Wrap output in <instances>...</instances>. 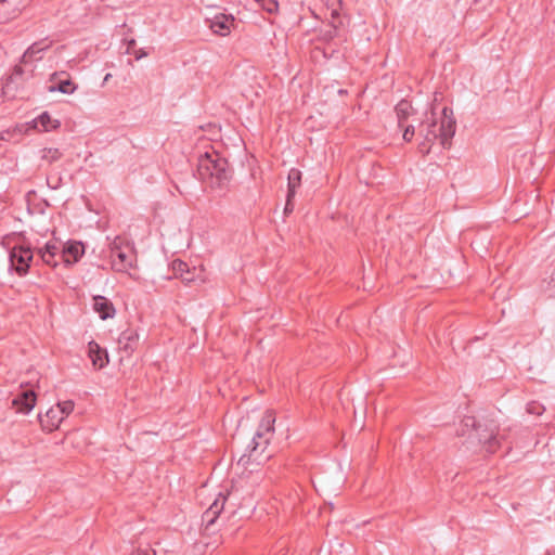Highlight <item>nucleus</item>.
<instances>
[{"instance_id":"obj_1","label":"nucleus","mask_w":555,"mask_h":555,"mask_svg":"<svg viewBox=\"0 0 555 555\" xmlns=\"http://www.w3.org/2000/svg\"><path fill=\"white\" fill-rule=\"evenodd\" d=\"M456 121L453 117L452 109L443 107L439 121L434 118L423 121L420 125L418 132L423 137V141L418 144V152L423 155L429 154L431 145L436 140L440 141L442 147L451 145V139L455 134Z\"/></svg>"},{"instance_id":"obj_2","label":"nucleus","mask_w":555,"mask_h":555,"mask_svg":"<svg viewBox=\"0 0 555 555\" xmlns=\"http://www.w3.org/2000/svg\"><path fill=\"white\" fill-rule=\"evenodd\" d=\"M274 423L275 417L273 412L267 411L261 418L250 444L247 447V452L238 459V465L246 467L249 463L256 462L257 464H261L263 461L270 459L271 455L263 456V453L273 437Z\"/></svg>"},{"instance_id":"obj_3","label":"nucleus","mask_w":555,"mask_h":555,"mask_svg":"<svg viewBox=\"0 0 555 555\" xmlns=\"http://www.w3.org/2000/svg\"><path fill=\"white\" fill-rule=\"evenodd\" d=\"M197 171L199 178L208 181L211 188H223L232 177L228 160L217 152L205 153L199 158Z\"/></svg>"},{"instance_id":"obj_4","label":"nucleus","mask_w":555,"mask_h":555,"mask_svg":"<svg viewBox=\"0 0 555 555\" xmlns=\"http://www.w3.org/2000/svg\"><path fill=\"white\" fill-rule=\"evenodd\" d=\"M463 423L464 426L472 427L468 434V442L472 446L477 442L487 453L492 454L496 452L501 446V440L496 436L495 426L488 427L487 425H482L480 422H476L472 416L465 417Z\"/></svg>"},{"instance_id":"obj_5","label":"nucleus","mask_w":555,"mask_h":555,"mask_svg":"<svg viewBox=\"0 0 555 555\" xmlns=\"http://www.w3.org/2000/svg\"><path fill=\"white\" fill-rule=\"evenodd\" d=\"M109 258L115 271L127 272L133 267L135 254L128 243H125L120 237H116L111 244Z\"/></svg>"},{"instance_id":"obj_6","label":"nucleus","mask_w":555,"mask_h":555,"mask_svg":"<svg viewBox=\"0 0 555 555\" xmlns=\"http://www.w3.org/2000/svg\"><path fill=\"white\" fill-rule=\"evenodd\" d=\"M33 258L34 253L29 246L15 244L9 251V269L24 276L28 273Z\"/></svg>"},{"instance_id":"obj_7","label":"nucleus","mask_w":555,"mask_h":555,"mask_svg":"<svg viewBox=\"0 0 555 555\" xmlns=\"http://www.w3.org/2000/svg\"><path fill=\"white\" fill-rule=\"evenodd\" d=\"M25 4L26 0H0V24L15 18Z\"/></svg>"},{"instance_id":"obj_8","label":"nucleus","mask_w":555,"mask_h":555,"mask_svg":"<svg viewBox=\"0 0 555 555\" xmlns=\"http://www.w3.org/2000/svg\"><path fill=\"white\" fill-rule=\"evenodd\" d=\"M52 83L48 87L50 92H61L64 94H72L77 89V86L72 81L65 72L60 74L54 73L51 77Z\"/></svg>"},{"instance_id":"obj_9","label":"nucleus","mask_w":555,"mask_h":555,"mask_svg":"<svg viewBox=\"0 0 555 555\" xmlns=\"http://www.w3.org/2000/svg\"><path fill=\"white\" fill-rule=\"evenodd\" d=\"M140 335L135 328H127L122 331L118 337L119 349L128 356L132 354L139 346Z\"/></svg>"},{"instance_id":"obj_10","label":"nucleus","mask_w":555,"mask_h":555,"mask_svg":"<svg viewBox=\"0 0 555 555\" xmlns=\"http://www.w3.org/2000/svg\"><path fill=\"white\" fill-rule=\"evenodd\" d=\"M85 254V246L81 242H70L61 248L60 259L67 266L77 262Z\"/></svg>"},{"instance_id":"obj_11","label":"nucleus","mask_w":555,"mask_h":555,"mask_svg":"<svg viewBox=\"0 0 555 555\" xmlns=\"http://www.w3.org/2000/svg\"><path fill=\"white\" fill-rule=\"evenodd\" d=\"M64 420L63 412L55 406L50 408L44 415H39V421L43 429L53 431L59 428Z\"/></svg>"},{"instance_id":"obj_12","label":"nucleus","mask_w":555,"mask_h":555,"mask_svg":"<svg viewBox=\"0 0 555 555\" xmlns=\"http://www.w3.org/2000/svg\"><path fill=\"white\" fill-rule=\"evenodd\" d=\"M234 25V17L232 15L217 14L209 24L212 33L219 36H227L230 34Z\"/></svg>"},{"instance_id":"obj_13","label":"nucleus","mask_w":555,"mask_h":555,"mask_svg":"<svg viewBox=\"0 0 555 555\" xmlns=\"http://www.w3.org/2000/svg\"><path fill=\"white\" fill-rule=\"evenodd\" d=\"M227 496L223 493H219L215 501L210 504L207 511L203 514V520L206 522V527L214 525L220 513L223 511Z\"/></svg>"},{"instance_id":"obj_14","label":"nucleus","mask_w":555,"mask_h":555,"mask_svg":"<svg viewBox=\"0 0 555 555\" xmlns=\"http://www.w3.org/2000/svg\"><path fill=\"white\" fill-rule=\"evenodd\" d=\"M13 405L18 412L28 413L36 404V393L34 390H23L12 400Z\"/></svg>"},{"instance_id":"obj_15","label":"nucleus","mask_w":555,"mask_h":555,"mask_svg":"<svg viewBox=\"0 0 555 555\" xmlns=\"http://www.w3.org/2000/svg\"><path fill=\"white\" fill-rule=\"evenodd\" d=\"M93 309L102 320L113 318L116 312L113 302L101 295L93 297Z\"/></svg>"},{"instance_id":"obj_16","label":"nucleus","mask_w":555,"mask_h":555,"mask_svg":"<svg viewBox=\"0 0 555 555\" xmlns=\"http://www.w3.org/2000/svg\"><path fill=\"white\" fill-rule=\"evenodd\" d=\"M88 354L94 367L101 370L108 362L106 350L102 349L95 341L88 344Z\"/></svg>"},{"instance_id":"obj_17","label":"nucleus","mask_w":555,"mask_h":555,"mask_svg":"<svg viewBox=\"0 0 555 555\" xmlns=\"http://www.w3.org/2000/svg\"><path fill=\"white\" fill-rule=\"evenodd\" d=\"M61 248L55 244L48 242L43 248L39 249V255L42 261L50 266L56 267L62 259H60Z\"/></svg>"},{"instance_id":"obj_18","label":"nucleus","mask_w":555,"mask_h":555,"mask_svg":"<svg viewBox=\"0 0 555 555\" xmlns=\"http://www.w3.org/2000/svg\"><path fill=\"white\" fill-rule=\"evenodd\" d=\"M49 48L48 43L41 42H35L33 43L23 54L22 56V63L28 64L34 61L40 60L41 55H39L41 52L47 50Z\"/></svg>"},{"instance_id":"obj_19","label":"nucleus","mask_w":555,"mask_h":555,"mask_svg":"<svg viewBox=\"0 0 555 555\" xmlns=\"http://www.w3.org/2000/svg\"><path fill=\"white\" fill-rule=\"evenodd\" d=\"M57 119H52L51 116L44 112L37 119H35V128L41 131H50L60 127Z\"/></svg>"},{"instance_id":"obj_20","label":"nucleus","mask_w":555,"mask_h":555,"mask_svg":"<svg viewBox=\"0 0 555 555\" xmlns=\"http://www.w3.org/2000/svg\"><path fill=\"white\" fill-rule=\"evenodd\" d=\"M412 106L406 100H401L395 107V112L398 119V125L401 127L402 122L405 121L411 115Z\"/></svg>"},{"instance_id":"obj_21","label":"nucleus","mask_w":555,"mask_h":555,"mask_svg":"<svg viewBox=\"0 0 555 555\" xmlns=\"http://www.w3.org/2000/svg\"><path fill=\"white\" fill-rule=\"evenodd\" d=\"M287 180H288L287 194H289V197H294L296 194V190L300 186V183H301V172L296 168H292L288 172Z\"/></svg>"},{"instance_id":"obj_22","label":"nucleus","mask_w":555,"mask_h":555,"mask_svg":"<svg viewBox=\"0 0 555 555\" xmlns=\"http://www.w3.org/2000/svg\"><path fill=\"white\" fill-rule=\"evenodd\" d=\"M62 157V153L59 149L46 147L41 151V158L49 164L59 160Z\"/></svg>"},{"instance_id":"obj_23","label":"nucleus","mask_w":555,"mask_h":555,"mask_svg":"<svg viewBox=\"0 0 555 555\" xmlns=\"http://www.w3.org/2000/svg\"><path fill=\"white\" fill-rule=\"evenodd\" d=\"M260 7L269 13H274L279 9L276 0H256Z\"/></svg>"},{"instance_id":"obj_24","label":"nucleus","mask_w":555,"mask_h":555,"mask_svg":"<svg viewBox=\"0 0 555 555\" xmlns=\"http://www.w3.org/2000/svg\"><path fill=\"white\" fill-rule=\"evenodd\" d=\"M55 408L62 410L63 417L65 418L67 415H69L73 412V410H74V402L72 400H66V401H63V402H59L55 405Z\"/></svg>"},{"instance_id":"obj_25","label":"nucleus","mask_w":555,"mask_h":555,"mask_svg":"<svg viewBox=\"0 0 555 555\" xmlns=\"http://www.w3.org/2000/svg\"><path fill=\"white\" fill-rule=\"evenodd\" d=\"M544 411V406L538 402H529L527 404V412L534 415H541Z\"/></svg>"},{"instance_id":"obj_26","label":"nucleus","mask_w":555,"mask_h":555,"mask_svg":"<svg viewBox=\"0 0 555 555\" xmlns=\"http://www.w3.org/2000/svg\"><path fill=\"white\" fill-rule=\"evenodd\" d=\"M414 134H415V128H414V126L410 125L403 131V140L405 142H411Z\"/></svg>"},{"instance_id":"obj_27","label":"nucleus","mask_w":555,"mask_h":555,"mask_svg":"<svg viewBox=\"0 0 555 555\" xmlns=\"http://www.w3.org/2000/svg\"><path fill=\"white\" fill-rule=\"evenodd\" d=\"M22 75H23V68H22V66L16 65V66L14 67V70H13L12 75H11V76L9 77V79H8V83H7V86H9V83H11V82H14V81L16 80V78H17V77H21Z\"/></svg>"},{"instance_id":"obj_28","label":"nucleus","mask_w":555,"mask_h":555,"mask_svg":"<svg viewBox=\"0 0 555 555\" xmlns=\"http://www.w3.org/2000/svg\"><path fill=\"white\" fill-rule=\"evenodd\" d=\"M293 198L294 197H289V194H287L286 204H285V208H284L285 214H289L294 210Z\"/></svg>"},{"instance_id":"obj_29","label":"nucleus","mask_w":555,"mask_h":555,"mask_svg":"<svg viewBox=\"0 0 555 555\" xmlns=\"http://www.w3.org/2000/svg\"><path fill=\"white\" fill-rule=\"evenodd\" d=\"M132 555H156V552L152 548H144V550H138L135 553H133Z\"/></svg>"},{"instance_id":"obj_30","label":"nucleus","mask_w":555,"mask_h":555,"mask_svg":"<svg viewBox=\"0 0 555 555\" xmlns=\"http://www.w3.org/2000/svg\"><path fill=\"white\" fill-rule=\"evenodd\" d=\"M135 60H141L149 55V52H146L144 49H139L133 51Z\"/></svg>"},{"instance_id":"obj_31","label":"nucleus","mask_w":555,"mask_h":555,"mask_svg":"<svg viewBox=\"0 0 555 555\" xmlns=\"http://www.w3.org/2000/svg\"><path fill=\"white\" fill-rule=\"evenodd\" d=\"M135 47V40L134 39H130L127 41V49H126V53H131V50Z\"/></svg>"},{"instance_id":"obj_32","label":"nucleus","mask_w":555,"mask_h":555,"mask_svg":"<svg viewBox=\"0 0 555 555\" xmlns=\"http://www.w3.org/2000/svg\"><path fill=\"white\" fill-rule=\"evenodd\" d=\"M10 133H11V132H10L9 130H8V131H3V132H1V134H0V139H1V140H8V139H9Z\"/></svg>"},{"instance_id":"obj_33","label":"nucleus","mask_w":555,"mask_h":555,"mask_svg":"<svg viewBox=\"0 0 555 555\" xmlns=\"http://www.w3.org/2000/svg\"><path fill=\"white\" fill-rule=\"evenodd\" d=\"M112 77L111 74H106L105 77H104V82H106L107 80H109V78Z\"/></svg>"}]
</instances>
